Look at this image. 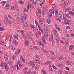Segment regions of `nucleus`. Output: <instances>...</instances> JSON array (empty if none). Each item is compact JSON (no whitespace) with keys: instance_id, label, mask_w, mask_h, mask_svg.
Returning a JSON list of instances; mask_svg holds the SVG:
<instances>
[{"instance_id":"f257e3e1","label":"nucleus","mask_w":74,"mask_h":74,"mask_svg":"<svg viewBox=\"0 0 74 74\" xmlns=\"http://www.w3.org/2000/svg\"><path fill=\"white\" fill-rule=\"evenodd\" d=\"M49 40L50 41V40H51L52 41V44L53 45H54L55 42L53 40V35H51V37L49 38Z\"/></svg>"},{"instance_id":"f03ea898","label":"nucleus","mask_w":74,"mask_h":74,"mask_svg":"<svg viewBox=\"0 0 74 74\" xmlns=\"http://www.w3.org/2000/svg\"><path fill=\"white\" fill-rule=\"evenodd\" d=\"M54 34L55 35V37H58V34H57V31L56 29H53Z\"/></svg>"},{"instance_id":"7ed1b4c3","label":"nucleus","mask_w":74,"mask_h":74,"mask_svg":"<svg viewBox=\"0 0 74 74\" xmlns=\"http://www.w3.org/2000/svg\"><path fill=\"white\" fill-rule=\"evenodd\" d=\"M54 10L53 9L51 10H49V14H50L51 15H52V14H54Z\"/></svg>"},{"instance_id":"20e7f679","label":"nucleus","mask_w":74,"mask_h":74,"mask_svg":"<svg viewBox=\"0 0 74 74\" xmlns=\"http://www.w3.org/2000/svg\"><path fill=\"white\" fill-rule=\"evenodd\" d=\"M4 68L5 69V71H7L9 69V66H8V65L7 66V65H6L4 66Z\"/></svg>"},{"instance_id":"39448f33","label":"nucleus","mask_w":74,"mask_h":74,"mask_svg":"<svg viewBox=\"0 0 74 74\" xmlns=\"http://www.w3.org/2000/svg\"><path fill=\"white\" fill-rule=\"evenodd\" d=\"M43 20L42 18H41L39 19V23L40 25H42L43 24Z\"/></svg>"},{"instance_id":"423d86ee","label":"nucleus","mask_w":74,"mask_h":74,"mask_svg":"<svg viewBox=\"0 0 74 74\" xmlns=\"http://www.w3.org/2000/svg\"><path fill=\"white\" fill-rule=\"evenodd\" d=\"M20 59H22L23 63L25 62V61H26V59H25V58H23V56H21V57Z\"/></svg>"},{"instance_id":"0eeeda50","label":"nucleus","mask_w":74,"mask_h":74,"mask_svg":"<svg viewBox=\"0 0 74 74\" xmlns=\"http://www.w3.org/2000/svg\"><path fill=\"white\" fill-rule=\"evenodd\" d=\"M26 37L27 39L28 40H29L30 39V36H29V34H27L26 35Z\"/></svg>"},{"instance_id":"6e6552de","label":"nucleus","mask_w":74,"mask_h":74,"mask_svg":"<svg viewBox=\"0 0 74 74\" xmlns=\"http://www.w3.org/2000/svg\"><path fill=\"white\" fill-rule=\"evenodd\" d=\"M71 61H68L66 63L67 65H71Z\"/></svg>"},{"instance_id":"1a4fd4ad","label":"nucleus","mask_w":74,"mask_h":74,"mask_svg":"<svg viewBox=\"0 0 74 74\" xmlns=\"http://www.w3.org/2000/svg\"><path fill=\"white\" fill-rule=\"evenodd\" d=\"M63 19H64V21H69V22H70V21L69 20H67L66 19H67V18H66V16H64V14H63Z\"/></svg>"},{"instance_id":"9d476101","label":"nucleus","mask_w":74,"mask_h":74,"mask_svg":"<svg viewBox=\"0 0 74 74\" xmlns=\"http://www.w3.org/2000/svg\"><path fill=\"white\" fill-rule=\"evenodd\" d=\"M63 5L64 6L66 7L67 6V2H64L63 3Z\"/></svg>"},{"instance_id":"9b49d317","label":"nucleus","mask_w":74,"mask_h":74,"mask_svg":"<svg viewBox=\"0 0 74 74\" xmlns=\"http://www.w3.org/2000/svg\"><path fill=\"white\" fill-rule=\"evenodd\" d=\"M30 64H31L32 67H34V66H35V62L32 61L31 62Z\"/></svg>"},{"instance_id":"f8f14e48","label":"nucleus","mask_w":74,"mask_h":74,"mask_svg":"<svg viewBox=\"0 0 74 74\" xmlns=\"http://www.w3.org/2000/svg\"><path fill=\"white\" fill-rule=\"evenodd\" d=\"M4 58L5 60L7 61L8 60V56L7 54H5L4 55Z\"/></svg>"},{"instance_id":"ddd939ff","label":"nucleus","mask_w":74,"mask_h":74,"mask_svg":"<svg viewBox=\"0 0 74 74\" xmlns=\"http://www.w3.org/2000/svg\"><path fill=\"white\" fill-rule=\"evenodd\" d=\"M44 30L45 32L46 33H48L49 32V29H48L47 28H44Z\"/></svg>"},{"instance_id":"4468645a","label":"nucleus","mask_w":74,"mask_h":74,"mask_svg":"<svg viewBox=\"0 0 74 74\" xmlns=\"http://www.w3.org/2000/svg\"><path fill=\"white\" fill-rule=\"evenodd\" d=\"M73 47H74L73 45H71L69 47V50H70V51H71V50H72V49L73 48Z\"/></svg>"},{"instance_id":"2eb2a0df","label":"nucleus","mask_w":74,"mask_h":74,"mask_svg":"<svg viewBox=\"0 0 74 74\" xmlns=\"http://www.w3.org/2000/svg\"><path fill=\"white\" fill-rule=\"evenodd\" d=\"M39 45L40 46H43L44 44H43V43L42 42H41L40 41L39 42H38Z\"/></svg>"},{"instance_id":"dca6fc26","label":"nucleus","mask_w":74,"mask_h":74,"mask_svg":"<svg viewBox=\"0 0 74 74\" xmlns=\"http://www.w3.org/2000/svg\"><path fill=\"white\" fill-rule=\"evenodd\" d=\"M36 62L37 63H38L39 64H41V62H40V60H37V59H36Z\"/></svg>"},{"instance_id":"f3484780","label":"nucleus","mask_w":74,"mask_h":74,"mask_svg":"<svg viewBox=\"0 0 74 74\" xmlns=\"http://www.w3.org/2000/svg\"><path fill=\"white\" fill-rule=\"evenodd\" d=\"M7 22L8 23H9V24H11L12 23V21H11L10 20H7Z\"/></svg>"},{"instance_id":"a211bd4d","label":"nucleus","mask_w":74,"mask_h":74,"mask_svg":"<svg viewBox=\"0 0 74 74\" xmlns=\"http://www.w3.org/2000/svg\"><path fill=\"white\" fill-rule=\"evenodd\" d=\"M25 45H26L27 46L29 44V41H28V40H25Z\"/></svg>"},{"instance_id":"6ab92c4d","label":"nucleus","mask_w":74,"mask_h":74,"mask_svg":"<svg viewBox=\"0 0 74 74\" xmlns=\"http://www.w3.org/2000/svg\"><path fill=\"white\" fill-rule=\"evenodd\" d=\"M18 35H15L14 36V38L15 39H17V40H18Z\"/></svg>"},{"instance_id":"aec40b11","label":"nucleus","mask_w":74,"mask_h":74,"mask_svg":"<svg viewBox=\"0 0 74 74\" xmlns=\"http://www.w3.org/2000/svg\"><path fill=\"white\" fill-rule=\"evenodd\" d=\"M69 14L70 15H71L72 16L73 15V13L72 12V11H69Z\"/></svg>"},{"instance_id":"412c9836","label":"nucleus","mask_w":74,"mask_h":74,"mask_svg":"<svg viewBox=\"0 0 74 74\" xmlns=\"http://www.w3.org/2000/svg\"><path fill=\"white\" fill-rule=\"evenodd\" d=\"M11 49L12 50H14L15 49V46L12 45L11 47Z\"/></svg>"},{"instance_id":"4be33fe9","label":"nucleus","mask_w":74,"mask_h":74,"mask_svg":"<svg viewBox=\"0 0 74 74\" xmlns=\"http://www.w3.org/2000/svg\"><path fill=\"white\" fill-rule=\"evenodd\" d=\"M59 16L60 18V19H62V14L60 13L59 15Z\"/></svg>"},{"instance_id":"5701e85b","label":"nucleus","mask_w":74,"mask_h":74,"mask_svg":"<svg viewBox=\"0 0 74 74\" xmlns=\"http://www.w3.org/2000/svg\"><path fill=\"white\" fill-rule=\"evenodd\" d=\"M41 50L42 51H43L44 52H45V53H47V51L45 49H44L42 48L41 49Z\"/></svg>"},{"instance_id":"b1692460","label":"nucleus","mask_w":74,"mask_h":74,"mask_svg":"<svg viewBox=\"0 0 74 74\" xmlns=\"http://www.w3.org/2000/svg\"><path fill=\"white\" fill-rule=\"evenodd\" d=\"M5 30V29L3 28V27H0V31H3V30Z\"/></svg>"},{"instance_id":"393cba45","label":"nucleus","mask_w":74,"mask_h":74,"mask_svg":"<svg viewBox=\"0 0 74 74\" xmlns=\"http://www.w3.org/2000/svg\"><path fill=\"white\" fill-rule=\"evenodd\" d=\"M1 3H2V4L4 5H5V3H7V2H6V1H2Z\"/></svg>"},{"instance_id":"a878e982","label":"nucleus","mask_w":74,"mask_h":74,"mask_svg":"<svg viewBox=\"0 0 74 74\" xmlns=\"http://www.w3.org/2000/svg\"><path fill=\"white\" fill-rule=\"evenodd\" d=\"M28 11V9L27 8H25L24 9V12H27V11Z\"/></svg>"},{"instance_id":"bb28decb","label":"nucleus","mask_w":74,"mask_h":74,"mask_svg":"<svg viewBox=\"0 0 74 74\" xmlns=\"http://www.w3.org/2000/svg\"><path fill=\"white\" fill-rule=\"evenodd\" d=\"M24 71V73L26 74V73H27V69L26 68H24L23 69Z\"/></svg>"},{"instance_id":"cd10ccee","label":"nucleus","mask_w":74,"mask_h":74,"mask_svg":"<svg viewBox=\"0 0 74 74\" xmlns=\"http://www.w3.org/2000/svg\"><path fill=\"white\" fill-rule=\"evenodd\" d=\"M54 12H55L56 14H58V10H57V9H54Z\"/></svg>"},{"instance_id":"c85d7f7f","label":"nucleus","mask_w":74,"mask_h":74,"mask_svg":"<svg viewBox=\"0 0 74 74\" xmlns=\"http://www.w3.org/2000/svg\"><path fill=\"white\" fill-rule=\"evenodd\" d=\"M10 8L9 7H6L5 8V10H10Z\"/></svg>"},{"instance_id":"c756f323","label":"nucleus","mask_w":74,"mask_h":74,"mask_svg":"<svg viewBox=\"0 0 74 74\" xmlns=\"http://www.w3.org/2000/svg\"><path fill=\"white\" fill-rule=\"evenodd\" d=\"M44 38H44L42 37V40L43 42L44 43V44H45V41L44 40Z\"/></svg>"},{"instance_id":"7c9ffc66","label":"nucleus","mask_w":74,"mask_h":74,"mask_svg":"<svg viewBox=\"0 0 74 74\" xmlns=\"http://www.w3.org/2000/svg\"><path fill=\"white\" fill-rule=\"evenodd\" d=\"M63 14L64 15V16H66L67 18H70L69 16L67 14Z\"/></svg>"},{"instance_id":"2f4dec72","label":"nucleus","mask_w":74,"mask_h":74,"mask_svg":"<svg viewBox=\"0 0 74 74\" xmlns=\"http://www.w3.org/2000/svg\"><path fill=\"white\" fill-rule=\"evenodd\" d=\"M35 58H38V59H40V58H41L40 56H37V55L35 56Z\"/></svg>"},{"instance_id":"473e14b6","label":"nucleus","mask_w":74,"mask_h":74,"mask_svg":"<svg viewBox=\"0 0 74 74\" xmlns=\"http://www.w3.org/2000/svg\"><path fill=\"white\" fill-rule=\"evenodd\" d=\"M46 21L49 24L50 23H51V21L50 20H49V19H47V20H46Z\"/></svg>"},{"instance_id":"72a5a7b5","label":"nucleus","mask_w":74,"mask_h":74,"mask_svg":"<svg viewBox=\"0 0 74 74\" xmlns=\"http://www.w3.org/2000/svg\"><path fill=\"white\" fill-rule=\"evenodd\" d=\"M52 7L53 8V9L55 10V5L54 4H53L52 5Z\"/></svg>"},{"instance_id":"f704fd0d","label":"nucleus","mask_w":74,"mask_h":74,"mask_svg":"<svg viewBox=\"0 0 74 74\" xmlns=\"http://www.w3.org/2000/svg\"><path fill=\"white\" fill-rule=\"evenodd\" d=\"M51 66H52V65H50L49 66V70L50 71H52V67H51Z\"/></svg>"},{"instance_id":"c9c22d12","label":"nucleus","mask_w":74,"mask_h":74,"mask_svg":"<svg viewBox=\"0 0 74 74\" xmlns=\"http://www.w3.org/2000/svg\"><path fill=\"white\" fill-rule=\"evenodd\" d=\"M45 0L43 1L41 3H40V6H41L42 5V4H44V3H45Z\"/></svg>"},{"instance_id":"e433bc0d","label":"nucleus","mask_w":74,"mask_h":74,"mask_svg":"<svg viewBox=\"0 0 74 74\" xmlns=\"http://www.w3.org/2000/svg\"><path fill=\"white\" fill-rule=\"evenodd\" d=\"M42 73H43V74H47V73H46V71H45V70L42 69Z\"/></svg>"},{"instance_id":"4c0bfd02","label":"nucleus","mask_w":74,"mask_h":74,"mask_svg":"<svg viewBox=\"0 0 74 74\" xmlns=\"http://www.w3.org/2000/svg\"><path fill=\"white\" fill-rule=\"evenodd\" d=\"M57 66L58 67H62V66H63V65H62V64H58Z\"/></svg>"},{"instance_id":"58836bf2","label":"nucleus","mask_w":74,"mask_h":74,"mask_svg":"<svg viewBox=\"0 0 74 74\" xmlns=\"http://www.w3.org/2000/svg\"><path fill=\"white\" fill-rule=\"evenodd\" d=\"M22 36L23 37V38L24 40H25L26 39V36H25L24 35V34H22Z\"/></svg>"},{"instance_id":"ea45409f","label":"nucleus","mask_w":74,"mask_h":74,"mask_svg":"<svg viewBox=\"0 0 74 74\" xmlns=\"http://www.w3.org/2000/svg\"><path fill=\"white\" fill-rule=\"evenodd\" d=\"M20 51H21L20 49H18L17 51V54H19V52H20Z\"/></svg>"},{"instance_id":"a19ab883","label":"nucleus","mask_w":74,"mask_h":74,"mask_svg":"<svg viewBox=\"0 0 74 74\" xmlns=\"http://www.w3.org/2000/svg\"><path fill=\"white\" fill-rule=\"evenodd\" d=\"M14 44L16 46H17L18 45V43H17L16 41H14Z\"/></svg>"},{"instance_id":"79ce46f5","label":"nucleus","mask_w":74,"mask_h":74,"mask_svg":"<svg viewBox=\"0 0 74 74\" xmlns=\"http://www.w3.org/2000/svg\"><path fill=\"white\" fill-rule=\"evenodd\" d=\"M69 41H68V40H66V41L65 42V44L66 45H67V44H68L69 43Z\"/></svg>"},{"instance_id":"37998d69","label":"nucleus","mask_w":74,"mask_h":74,"mask_svg":"<svg viewBox=\"0 0 74 74\" xmlns=\"http://www.w3.org/2000/svg\"><path fill=\"white\" fill-rule=\"evenodd\" d=\"M0 44L3 45V44H4V42L2 41H0Z\"/></svg>"},{"instance_id":"c03bdc74","label":"nucleus","mask_w":74,"mask_h":74,"mask_svg":"<svg viewBox=\"0 0 74 74\" xmlns=\"http://www.w3.org/2000/svg\"><path fill=\"white\" fill-rule=\"evenodd\" d=\"M25 25L26 26H28L29 25V23L27 22H25Z\"/></svg>"},{"instance_id":"a18cd8bd","label":"nucleus","mask_w":74,"mask_h":74,"mask_svg":"<svg viewBox=\"0 0 74 74\" xmlns=\"http://www.w3.org/2000/svg\"><path fill=\"white\" fill-rule=\"evenodd\" d=\"M24 20L23 18H21V23H23L24 22Z\"/></svg>"},{"instance_id":"49530a36","label":"nucleus","mask_w":74,"mask_h":74,"mask_svg":"<svg viewBox=\"0 0 74 74\" xmlns=\"http://www.w3.org/2000/svg\"><path fill=\"white\" fill-rule=\"evenodd\" d=\"M20 18H17L16 20L17 22H19V21H20Z\"/></svg>"},{"instance_id":"de8ad7c7","label":"nucleus","mask_w":74,"mask_h":74,"mask_svg":"<svg viewBox=\"0 0 74 74\" xmlns=\"http://www.w3.org/2000/svg\"><path fill=\"white\" fill-rule=\"evenodd\" d=\"M35 23L36 24V26H38V22H37V21L36 20L35 21Z\"/></svg>"},{"instance_id":"09e8293b","label":"nucleus","mask_w":74,"mask_h":74,"mask_svg":"<svg viewBox=\"0 0 74 74\" xmlns=\"http://www.w3.org/2000/svg\"><path fill=\"white\" fill-rule=\"evenodd\" d=\"M51 61H47L46 62V64H50V63H51Z\"/></svg>"},{"instance_id":"8fccbe9b","label":"nucleus","mask_w":74,"mask_h":74,"mask_svg":"<svg viewBox=\"0 0 74 74\" xmlns=\"http://www.w3.org/2000/svg\"><path fill=\"white\" fill-rule=\"evenodd\" d=\"M20 33L21 34H23V33H24V31H23V30H20Z\"/></svg>"},{"instance_id":"3c124183","label":"nucleus","mask_w":74,"mask_h":74,"mask_svg":"<svg viewBox=\"0 0 74 74\" xmlns=\"http://www.w3.org/2000/svg\"><path fill=\"white\" fill-rule=\"evenodd\" d=\"M32 29H33V31H36V27L34 26L32 28Z\"/></svg>"},{"instance_id":"603ef678","label":"nucleus","mask_w":74,"mask_h":74,"mask_svg":"<svg viewBox=\"0 0 74 74\" xmlns=\"http://www.w3.org/2000/svg\"><path fill=\"white\" fill-rule=\"evenodd\" d=\"M19 3H20V4H23V2L21 1H19Z\"/></svg>"},{"instance_id":"864d4df0","label":"nucleus","mask_w":74,"mask_h":74,"mask_svg":"<svg viewBox=\"0 0 74 74\" xmlns=\"http://www.w3.org/2000/svg\"><path fill=\"white\" fill-rule=\"evenodd\" d=\"M50 53H51V55H53L54 54V53L52 51H50Z\"/></svg>"},{"instance_id":"5fc2aeb1","label":"nucleus","mask_w":74,"mask_h":74,"mask_svg":"<svg viewBox=\"0 0 74 74\" xmlns=\"http://www.w3.org/2000/svg\"><path fill=\"white\" fill-rule=\"evenodd\" d=\"M38 13H39V15H40V14H41V10H40V9L38 10Z\"/></svg>"},{"instance_id":"6e6d98bb","label":"nucleus","mask_w":74,"mask_h":74,"mask_svg":"<svg viewBox=\"0 0 74 74\" xmlns=\"http://www.w3.org/2000/svg\"><path fill=\"white\" fill-rule=\"evenodd\" d=\"M69 8L66 9L65 10V12H69Z\"/></svg>"},{"instance_id":"4d7b16f0","label":"nucleus","mask_w":74,"mask_h":74,"mask_svg":"<svg viewBox=\"0 0 74 74\" xmlns=\"http://www.w3.org/2000/svg\"><path fill=\"white\" fill-rule=\"evenodd\" d=\"M56 38V41L58 42H59V39H57L56 38V37H55Z\"/></svg>"},{"instance_id":"13d9d810","label":"nucleus","mask_w":74,"mask_h":74,"mask_svg":"<svg viewBox=\"0 0 74 74\" xmlns=\"http://www.w3.org/2000/svg\"><path fill=\"white\" fill-rule=\"evenodd\" d=\"M8 64H9V65L10 66V65L11 64V61H10L9 62H8Z\"/></svg>"},{"instance_id":"bf43d9fd","label":"nucleus","mask_w":74,"mask_h":74,"mask_svg":"<svg viewBox=\"0 0 74 74\" xmlns=\"http://www.w3.org/2000/svg\"><path fill=\"white\" fill-rule=\"evenodd\" d=\"M52 66H53V69H55V70H56V69H57V68H56V67L54 65H52Z\"/></svg>"},{"instance_id":"052dcab7","label":"nucleus","mask_w":74,"mask_h":74,"mask_svg":"<svg viewBox=\"0 0 74 74\" xmlns=\"http://www.w3.org/2000/svg\"><path fill=\"white\" fill-rule=\"evenodd\" d=\"M11 8L12 10H14V6H12Z\"/></svg>"},{"instance_id":"680f3d73","label":"nucleus","mask_w":74,"mask_h":74,"mask_svg":"<svg viewBox=\"0 0 74 74\" xmlns=\"http://www.w3.org/2000/svg\"><path fill=\"white\" fill-rule=\"evenodd\" d=\"M8 17L10 19H12V18L11 17V15H8Z\"/></svg>"},{"instance_id":"e2e57ef3","label":"nucleus","mask_w":74,"mask_h":74,"mask_svg":"<svg viewBox=\"0 0 74 74\" xmlns=\"http://www.w3.org/2000/svg\"><path fill=\"white\" fill-rule=\"evenodd\" d=\"M27 74H32V72L30 71H29L27 73Z\"/></svg>"},{"instance_id":"0e129e2a","label":"nucleus","mask_w":74,"mask_h":74,"mask_svg":"<svg viewBox=\"0 0 74 74\" xmlns=\"http://www.w3.org/2000/svg\"><path fill=\"white\" fill-rule=\"evenodd\" d=\"M57 21H59V22H61V20H60V19H59V18H57Z\"/></svg>"},{"instance_id":"69168bd1","label":"nucleus","mask_w":74,"mask_h":74,"mask_svg":"<svg viewBox=\"0 0 74 74\" xmlns=\"http://www.w3.org/2000/svg\"><path fill=\"white\" fill-rule=\"evenodd\" d=\"M30 27L31 28V29H32L33 27H34V25H33L32 24H30Z\"/></svg>"},{"instance_id":"338daca9","label":"nucleus","mask_w":74,"mask_h":74,"mask_svg":"<svg viewBox=\"0 0 74 74\" xmlns=\"http://www.w3.org/2000/svg\"><path fill=\"white\" fill-rule=\"evenodd\" d=\"M59 59L60 60H63V59H64L62 57H59Z\"/></svg>"},{"instance_id":"774afa93","label":"nucleus","mask_w":74,"mask_h":74,"mask_svg":"<svg viewBox=\"0 0 74 74\" xmlns=\"http://www.w3.org/2000/svg\"><path fill=\"white\" fill-rule=\"evenodd\" d=\"M62 71H59L58 72V74H62Z\"/></svg>"}]
</instances>
